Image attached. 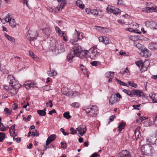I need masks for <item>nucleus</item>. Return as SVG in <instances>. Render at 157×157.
<instances>
[{"mask_svg":"<svg viewBox=\"0 0 157 157\" xmlns=\"http://www.w3.org/2000/svg\"><path fill=\"white\" fill-rule=\"evenodd\" d=\"M32 134L31 135V136L33 137H34L35 136H38L39 135V133L38 131L36 130H35L34 132H32Z\"/></svg>","mask_w":157,"mask_h":157,"instance_id":"a19ab883","label":"nucleus"},{"mask_svg":"<svg viewBox=\"0 0 157 157\" xmlns=\"http://www.w3.org/2000/svg\"><path fill=\"white\" fill-rule=\"evenodd\" d=\"M63 116L64 117L67 119H69L71 117V116L70 115L69 113L68 112L64 113Z\"/></svg>","mask_w":157,"mask_h":157,"instance_id":"e433bc0d","label":"nucleus"},{"mask_svg":"<svg viewBox=\"0 0 157 157\" xmlns=\"http://www.w3.org/2000/svg\"><path fill=\"white\" fill-rule=\"evenodd\" d=\"M56 138V135L55 134L51 135L47 138L46 142V145H48L51 142L53 141Z\"/></svg>","mask_w":157,"mask_h":157,"instance_id":"4468645a","label":"nucleus"},{"mask_svg":"<svg viewBox=\"0 0 157 157\" xmlns=\"http://www.w3.org/2000/svg\"><path fill=\"white\" fill-rule=\"evenodd\" d=\"M37 112L39 114L42 116H44L46 115V112L42 110H38Z\"/></svg>","mask_w":157,"mask_h":157,"instance_id":"72a5a7b5","label":"nucleus"},{"mask_svg":"<svg viewBox=\"0 0 157 157\" xmlns=\"http://www.w3.org/2000/svg\"><path fill=\"white\" fill-rule=\"evenodd\" d=\"M18 105L17 104L14 103L13 105L12 108L14 110H16L17 108Z\"/></svg>","mask_w":157,"mask_h":157,"instance_id":"4d7b16f0","label":"nucleus"},{"mask_svg":"<svg viewBox=\"0 0 157 157\" xmlns=\"http://www.w3.org/2000/svg\"><path fill=\"white\" fill-rule=\"evenodd\" d=\"M136 64L139 67H140V66L142 67V65L143 64V63L140 62V61H137L136 62Z\"/></svg>","mask_w":157,"mask_h":157,"instance_id":"6e6d98bb","label":"nucleus"},{"mask_svg":"<svg viewBox=\"0 0 157 157\" xmlns=\"http://www.w3.org/2000/svg\"><path fill=\"white\" fill-rule=\"evenodd\" d=\"M67 2L66 0H62V2L61 3L60 6H59L61 9H63L65 6Z\"/></svg>","mask_w":157,"mask_h":157,"instance_id":"4c0bfd02","label":"nucleus"},{"mask_svg":"<svg viewBox=\"0 0 157 157\" xmlns=\"http://www.w3.org/2000/svg\"><path fill=\"white\" fill-rule=\"evenodd\" d=\"M99 63V62L97 61H93L91 63V64L93 66H97Z\"/></svg>","mask_w":157,"mask_h":157,"instance_id":"603ef678","label":"nucleus"},{"mask_svg":"<svg viewBox=\"0 0 157 157\" xmlns=\"http://www.w3.org/2000/svg\"><path fill=\"white\" fill-rule=\"evenodd\" d=\"M113 9V10L112 13L114 14H118L121 13V10L117 8H116L114 7V8Z\"/></svg>","mask_w":157,"mask_h":157,"instance_id":"7c9ffc66","label":"nucleus"},{"mask_svg":"<svg viewBox=\"0 0 157 157\" xmlns=\"http://www.w3.org/2000/svg\"><path fill=\"white\" fill-rule=\"evenodd\" d=\"M10 133L11 136H13L15 133V125L14 124L12 125L10 128Z\"/></svg>","mask_w":157,"mask_h":157,"instance_id":"6ab92c4d","label":"nucleus"},{"mask_svg":"<svg viewBox=\"0 0 157 157\" xmlns=\"http://www.w3.org/2000/svg\"><path fill=\"white\" fill-rule=\"evenodd\" d=\"M97 29L98 30V31H101L102 32H104V29H106L107 28L106 27H102L100 26H97Z\"/></svg>","mask_w":157,"mask_h":157,"instance_id":"ea45409f","label":"nucleus"},{"mask_svg":"<svg viewBox=\"0 0 157 157\" xmlns=\"http://www.w3.org/2000/svg\"><path fill=\"white\" fill-rule=\"evenodd\" d=\"M132 92L134 95H136L139 97H145L146 94H144L142 91L139 90H135L132 91Z\"/></svg>","mask_w":157,"mask_h":157,"instance_id":"f8f14e48","label":"nucleus"},{"mask_svg":"<svg viewBox=\"0 0 157 157\" xmlns=\"http://www.w3.org/2000/svg\"><path fill=\"white\" fill-rule=\"evenodd\" d=\"M60 131L62 132L63 134L65 136L68 135L69 134V133L68 132H65L64 129L63 128H61L60 129Z\"/></svg>","mask_w":157,"mask_h":157,"instance_id":"864d4df0","label":"nucleus"},{"mask_svg":"<svg viewBox=\"0 0 157 157\" xmlns=\"http://www.w3.org/2000/svg\"><path fill=\"white\" fill-rule=\"evenodd\" d=\"M3 21H5L7 22H9L10 25L13 28L15 27L16 26V22L14 18L12 17V15L10 13L7 14L6 15V18L3 19L2 21L3 22Z\"/></svg>","mask_w":157,"mask_h":157,"instance_id":"20e7f679","label":"nucleus"},{"mask_svg":"<svg viewBox=\"0 0 157 157\" xmlns=\"http://www.w3.org/2000/svg\"><path fill=\"white\" fill-rule=\"evenodd\" d=\"M5 37H6L9 40H10L12 41H14L15 40V39L12 37L11 36L8 35L7 34H5Z\"/></svg>","mask_w":157,"mask_h":157,"instance_id":"58836bf2","label":"nucleus"},{"mask_svg":"<svg viewBox=\"0 0 157 157\" xmlns=\"http://www.w3.org/2000/svg\"><path fill=\"white\" fill-rule=\"evenodd\" d=\"M76 4L81 9H84V5L81 0H77L76 2Z\"/></svg>","mask_w":157,"mask_h":157,"instance_id":"412c9836","label":"nucleus"},{"mask_svg":"<svg viewBox=\"0 0 157 157\" xmlns=\"http://www.w3.org/2000/svg\"><path fill=\"white\" fill-rule=\"evenodd\" d=\"M141 151L143 154L148 155H151L153 152V147L149 144L144 145L142 147Z\"/></svg>","mask_w":157,"mask_h":157,"instance_id":"7ed1b4c3","label":"nucleus"},{"mask_svg":"<svg viewBox=\"0 0 157 157\" xmlns=\"http://www.w3.org/2000/svg\"><path fill=\"white\" fill-rule=\"evenodd\" d=\"M43 33L48 38L50 35L51 33V30L50 28H46L42 30Z\"/></svg>","mask_w":157,"mask_h":157,"instance_id":"a211bd4d","label":"nucleus"},{"mask_svg":"<svg viewBox=\"0 0 157 157\" xmlns=\"http://www.w3.org/2000/svg\"><path fill=\"white\" fill-rule=\"evenodd\" d=\"M149 49L151 50L156 51L157 50V43L152 42L148 45Z\"/></svg>","mask_w":157,"mask_h":157,"instance_id":"f3484780","label":"nucleus"},{"mask_svg":"<svg viewBox=\"0 0 157 157\" xmlns=\"http://www.w3.org/2000/svg\"><path fill=\"white\" fill-rule=\"evenodd\" d=\"M126 125V123L124 122H121L120 123L118 127V131L119 132H121L122 130L124 128Z\"/></svg>","mask_w":157,"mask_h":157,"instance_id":"4be33fe9","label":"nucleus"},{"mask_svg":"<svg viewBox=\"0 0 157 157\" xmlns=\"http://www.w3.org/2000/svg\"><path fill=\"white\" fill-rule=\"evenodd\" d=\"M91 108H85L84 109V110L85 111V112L86 113L88 114H90V112Z\"/></svg>","mask_w":157,"mask_h":157,"instance_id":"3c124183","label":"nucleus"},{"mask_svg":"<svg viewBox=\"0 0 157 157\" xmlns=\"http://www.w3.org/2000/svg\"><path fill=\"white\" fill-rule=\"evenodd\" d=\"M80 94V93L78 92L75 91L74 92H71V95H70V97H74L77 95H79Z\"/></svg>","mask_w":157,"mask_h":157,"instance_id":"473e14b6","label":"nucleus"},{"mask_svg":"<svg viewBox=\"0 0 157 157\" xmlns=\"http://www.w3.org/2000/svg\"><path fill=\"white\" fill-rule=\"evenodd\" d=\"M48 74H49V75L51 77L56 75L57 74L56 72L55 71L51 72H49V73H48Z\"/></svg>","mask_w":157,"mask_h":157,"instance_id":"09e8293b","label":"nucleus"},{"mask_svg":"<svg viewBox=\"0 0 157 157\" xmlns=\"http://www.w3.org/2000/svg\"><path fill=\"white\" fill-rule=\"evenodd\" d=\"M5 113L7 116H9L12 113V110H9L8 108H6L4 109Z\"/></svg>","mask_w":157,"mask_h":157,"instance_id":"2f4dec72","label":"nucleus"},{"mask_svg":"<svg viewBox=\"0 0 157 157\" xmlns=\"http://www.w3.org/2000/svg\"><path fill=\"white\" fill-rule=\"evenodd\" d=\"M33 144L32 143H29L28 145L27 146V148L29 149H30L32 148Z\"/></svg>","mask_w":157,"mask_h":157,"instance_id":"774afa93","label":"nucleus"},{"mask_svg":"<svg viewBox=\"0 0 157 157\" xmlns=\"http://www.w3.org/2000/svg\"><path fill=\"white\" fill-rule=\"evenodd\" d=\"M5 137V134L2 132H0V142H2Z\"/></svg>","mask_w":157,"mask_h":157,"instance_id":"c9c22d12","label":"nucleus"},{"mask_svg":"<svg viewBox=\"0 0 157 157\" xmlns=\"http://www.w3.org/2000/svg\"><path fill=\"white\" fill-rule=\"evenodd\" d=\"M90 13L95 16H97L99 14L98 11L94 9H92L90 10Z\"/></svg>","mask_w":157,"mask_h":157,"instance_id":"bb28decb","label":"nucleus"},{"mask_svg":"<svg viewBox=\"0 0 157 157\" xmlns=\"http://www.w3.org/2000/svg\"><path fill=\"white\" fill-rule=\"evenodd\" d=\"M141 54L142 55V56L145 58H147L150 57L151 55V53L146 48H144V49L141 48Z\"/></svg>","mask_w":157,"mask_h":157,"instance_id":"9d476101","label":"nucleus"},{"mask_svg":"<svg viewBox=\"0 0 157 157\" xmlns=\"http://www.w3.org/2000/svg\"><path fill=\"white\" fill-rule=\"evenodd\" d=\"M7 81L10 84V88L8 93L11 96L15 95L21 85L16 81L13 75H9L7 77Z\"/></svg>","mask_w":157,"mask_h":157,"instance_id":"f257e3e1","label":"nucleus"},{"mask_svg":"<svg viewBox=\"0 0 157 157\" xmlns=\"http://www.w3.org/2000/svg\"><path fill=\"white\" fill-rule=\"evenodd\" d=\"M70 130L71 131V133L72 135H75L77 132L76 130H75L74 128L72 127L71 128Z\"/></svg>","mask_w":157,"mask_h":157,"instance_id":"49530a36","label":"nucleus"},{"mask_svg":"<svg viewBox=\"0 0 157 157\" xmlns=\"http://www.w3.org/2000/svg\"><path fill=\"white\" fill-rule=\"evenodd\" d=\"M128 84L129 86L135 88H136L137 86V85L136 84L132 83L131 81H128Z\"/></svg>","mask_w":157,"mask_h":157,"instance_id":"37998d69","label":"nucleus"},{"mask_svg":"<svg viewBox=\"0 0 157 157\" xmlns=\"http://www.w3.org/2000/svg\"><path fill=\"white\" fill-rule=\"evenodd\" d=\"M154 24V21H147L145 22L146 26L151 28L152 25Z\"/></svg>","mask_w":157,"mask_h":157,"instance_id":"b1692460","label":"nucleus"},{"mask_svg":"<svg viewBox=\"0 0 157 157\" xmlns=\"http://www.w3.org/2000/svg\"><path fill=\"white\" fill-rule=\"evenodd\" d=\"M117 157H132V155L127 150H123L117 154Z\"/></svg>","mask_w":157,"mask_h":157,"instance_id":"6e6552de","label":"nucleus"},{"mask_svg":"<svg viewBox=\"0 0 157 157\" xmlns=\"http://www.w3.org/2000/svg\"><path fill=\"white\" fill-rule=\"evenodd\" d=\"M76 33L74 34V37L73 39L71 40L70 42L73 45H75L76 43L78 42V39H82L83 38V36L81 35V37H80V34L78 33V32L76 29L75 30Z\"/></svg>","mask_w":157,"mask_h":157,"instance_id":"0eeeda50","label":"nucleus"},{"mask_svg":"<svg viewBox=\"0 0 157 157\" xmlns=\"http://www.w3.org/2000/svg\"><path fill=\"white\" fill-rule=\"evenodd\" d=\"M118 98L116 97L115 95H112L110 97L109 102L110 105H113L118 101Z\"/></svg>","mask_w":157,"mask_h":157,"instance_id":"2eb2a0df","label":"nucleus"},{"mask_svg":"<svg viewBox=\"0 0 157 157\" xmlns=\"http://www.w3.org/2000/svg\"><path fill=\"white\" fill-rule=\"evenodd\" d=\"M147 141L149 142L152 143L154 142L155 139L152 136L150 135L146 139Z\"/></svg>","mask_w":157,"mask_h":157,"instance_id":"a878e982","label":"nucleus"},{"mask_svg":"<svg viewBox=\"0 0 157 157\" xmlns=\"http://www.w3.org/2000/svg\"><path fill=\"white\" fill-rule=\"evenodd\" d=\"M55 29L56 31L58 33L61 32V31L60 30V29L57 26L55 27Z\"/></svg>","mask_w":157,"mask_h":157,"instance_id":"0e129e2a","label":"nucleus"},{"mask_svg":"<svg viewBox=\"0 0 157 157\" xmlns=\"http://www.w3.org/2000/svg\"><path fill=\"white\" fill-rule=\"evenodd\" d=\"M125 30L128 31L130 32H135L136 33H141V32H140V33H139L138 32V31H139L138 30H133V29L131 28H126L125 29Z\"/></svg>","mask_w":157,"mask_h":157,"instance_id":"f704fd0d","label":"nucleus"},{"mask_svg":"<svg viewBox=\"0 0 157 157\" xmlns=\"http://www.w3.org/2000/svg\"><path fill=\"white\" fill-rule=\"evenodd\" d=\"M104 37H103L102 36H100L99 38V40L100 42H103V41L104 39Z\"/></svg>","mask_w":157,"mask_h":157,"instance_id":"e2e57ef3","label":"nucleus"},{"mask_svg":"<svg viewBox=\"0 0 157 157\" xmlns=\"http://www.w3.org/2000/svg\"><path fill=\"white\" fill-rule=\"evenodd\" d=\"M103 43L105 44H109V40L108 38L104 37Z\"/></svg>","mask_w":157,"mask_h":157,"instance_id":"79ce46f5","label":"nucleus"},{"mask_svg":"<svg viewBox=\"0 0 157 157\" xmlns=\"http://www.w3.org/2000/svg\"><path fill=\"white\" fill-rule=\"evenodd\" d=\"M44 89L46 90H48L50 89V86L48 85H45L44 87Z\"/></svg>","mask_w":157,"mask_h":157,"instance_id":"13d9d810","label":"nucleus"},{"mask_svg":"<svg viewBox=\"0 0 157 157\" xmlns=\"http://www.w3.org/2000/svg\"><path fill=\"white\" fill-rule=\"evenodd\" d=\"M154 124L157 127V116L155 117L154 120Z\"/></svg>","mask_w":157,"mask_h":157,"instance_id":"680f3d73","label":"nucleus"},{"mask_svg":"<svg viewBox=\"0 0 157 157\" xmlns=\"http://www.w3.org/2000/svg\"><path fill=\"white\" fill-rule=\"evenodd\" d=\"M140 105H133L132 106L134 109H135L140 110Z\"/></svg>","mask_w":157,"mask_h":157,"instance_id":"de8ad7c7","label":"nucleus"},{"mask_svg":"<svg viewBox=\"0 0 157 157\" xmlns=\"http://www.w3.org/2000/svg\"><path fill=\"white\" fill-rule=\"evenodd\" d=\"M62 93L64 95H67L70 96L71 92L68 91V89L67 88H63L61 90Z\"/></svg>","mask_w":157,"mask_h":157,"instance_id":"aec40b11","label":"nucleus"},{"mask_svg":"<svg viewBox=\"0 0 157 157\" xmlns=\"http://www.w3.org/2000/svg\"><path fill=\"white\" fill-rule=\"evenodd\" d=\"M71 106L74 107L78 108L79 106V105L77 103H74L72 104Z\"/></svg>","mask_w":157,"mask_h":157,"instance_id":"5fc2aeb1","label":"nucleus"},{"mask_svg":"<svg viewBox=\"0 0 157 157\" xmlns=\"http://www.w3.org/2000/svg\"><path fill=\"white\" fill-rule=\"evenodd\" d=\"M140 127H137L134 131V135L132 136V138L134 140H136L139 137L140 131L139 129Z\"/></svg>","mask_w":157,"mask_h":157,"instance_id":"dca6fc26","label":"nucleus"},{"mask_svg":"<svg viewBox=\"0 0 157 157\" xmlns=\"http://www.w3.org/2000/svg\"><path fill=\"white\" fill-rule=\"evenodd\" d=\"M60 144L61 145V147L62 148L65 149L67 147V144L66 143L61 142Z\"/></svg>","mask_w":157,"mask_h":157,"instance_id":"8fccbe9b","label":"nucleus"},{"mask_svg":"<svg viewBox=\"0 0 157 157\" xmlns=\"http://www.w3.org/2000/svg\"><path fill=\"white\" fill-rule=\"evenodd\" d=\"M88 52H89V51L87 50H84L82 52V53L85 56H86L87 55Z\"/></svg>","mask_w":157,"mask_h":157,"instance_id":"338daca9","label":"nucleus"},{"mask_svg":"<svg viewBox=\"0 0 157 157\" xmlns=\"http://www.w3.org/2000/svg\"><path fill=\"white\" fill-rule=\"evenodd\" d=\"M81 48L80 46L78 44H76L73 47L72 50L68 54L67 59L69 62H71L72 59L76 56L78 57L81 53Z\"/></svg>","mask_w":157,"mask_h":157,"instance_id":"f03ea898","label":"nucleus"},{"mask_svg":"<svg viewBox=\"0 0 157 157\" xmlns=\"http://www.w3.org/2000/svg\"><path fill=\"white\" fill-rule=\"evenodd\" d=\"M9 126H7V127H5L3 125V123L1 122H0V130L1 131H4L8 129Z\"/></svg>","mask_w":157,"mask_h":157,"instance_id":"5701e85b","label":"nucleus"},{"mask_svg":"<svg viewBox=\"0 0 157 157\" xmlns=\"http://www.w3.org/2000/svg\"><path fill=\"white\" fill-rule=\"evenodd\" d=\"M98 113V108L96 106H93L91 108L89 115L91 117H95Z\"/></svg>","mask_w":157,"mask_h":157,"instance_id":"1a4fd4ad","label":"nucleus"},{"mask_svg":"<svg viewBox=\"0 0 157 157\" xmlns=\"http://www.w3.org/2000/svg\"><path fill=\"white\" fill-rule=\"evenodd\" d=\"M54 46L53 48H51V49L52 52H56V50H57L58 53H63L65 51V49L64 48V44L62 43H60L59 44H56L55 42Z\"/></svg>","mask_w":157,"mask_h":157,"instance_id":"39448f33","label":"nucleus"},{"mask_svg":"<svg viewBox=\"0 0 157 157\" xmlns=\"http://www.w3.org/2000/svg\"><path fill=\"white\" fill-rule=\"evenodd\" d=\"M148 7L142 8V10L143 12H144L149 13L148 10Z\"/></svg>","mask_w":157,"mask_h":157,"instance_id":"bf43d9fd","label":"nucleus"},{"mask_svg":"<svg viewBox=\"0 0 157 157\" xmlns=\"http://www.w3.org/2000/svg\"><path fill=\"white\" fill-rule=\"evenodd\" d=\"M145 63H146L145 62H144L143 63L142 65L141 68V71L142 72L144 71H146L147 69V68L148 67V65H145Z\"/></svg>","mask_w":157,"mask_h":157,"instance_id":"c85d7f7f","label":"nucleus"},{"mask_svg":"<svg viewBox=\"0 0 157 157\" xmlns=\"http://www.w3.org/2000/svg\"><path fill=\"white\" fill-rule=\"evenodd\" d=\"M114 8V6H108L107 8L106 9L107 12L109 13H112L113 12Z\"/></svg>","mask_w":157,"mask_h":157,"instance_id":"c756f323","label":"nucleus"},{"mask_svg":"<svg viewBox=\"0 0 157 157\" xmlns=\"http://www.w3.org/2000/svg\"><path fill=\"white\" fill-rule=\"evenodd\" d=\"M29 56L32 57L33 59H35L36 57V56L34 54L32 51H29Z\"/></svg>","mask_w":157,"mask_h":157,"instance_id":"c03bdc74","label":"nucleus"},{"mask_svg":"<svg viewBox=\"0 0 157 157\" xmlns=\"http://www.w3.org/2000/svg\"><path fill=\"white\" fill-rule=\"evenodd\" d=\"M114 72H107L105 74V77L107 78H109V76L113 77L114 75Z\"/></svg>","mask_w":157,"mask_h":157,"instance_id":"cd10ccee","label":"nucleus"},{"mask_svg":"<svg viewBox=\"0 0 157 157\" xmlns=\"http://www.w3.org/2000/svg\"><path fill=\"white\" fill-rule=\"evenodd\" d=\"M148 10L149 13H152L154 11L155 12H157V7L152 6L151 7H148Z\"/></svg>","mask_w":157,"mask_h":157,"instance_id":"393cba45","label":"nucleus"},{"mask_svg":"<svg viewBox=\"0 0 157 157\" xmlns=\"http://www.w3.org/2000/svg\"><path fill=\"white\" fill-rule=\"evenodd\" d=\"M152 29H157V23L154 22V24L152 25V26L151 27Z\"/></svg>","mask_w":157,"mask_h":157,"instance_id":"052dcab7","label":"nucleus"},{"mask_svg":"<svg viewBox=\"0 0 157 157\" xmlns=\"http://www.w3.org/2000/svg\"><path fill=\"white\" fill-rule=\"evenodd\" d=\"M77 130L79 132V134L81 136H83L86 132V127H83V125L79 126L76 128Z\"/></svg>","mask_w":157,"mask_h":157,"instance_id":"9b49d317","label":"nucleus"},{"mask_svg":"<svg viewBox=\"0 0 157 157\" xmlns=\"http://www.w3.org/2000/svg\"><path fill=\"white\" fill-rule=\"evenodd\" d=\"M13 136V139L14 140H15L17 143H19L21 140V138L20 137L15 138L16 135L14 136Z\"/></svg>","mask_w":157,"mask_h":157,"instance_id":"a18cd8bd","label":"nucleus"},{"mask_svg":"<svg viewBox=\"0 0 157 157\" xmlns=\"http://www.w3.org/2000/svg\"><path fill=\"white\" fill-rule=\"evenodd\" d=\"M37 36V33L36 31H32L29 30L26 33V37L30 41L36 40Z\"/></svg>","mask_w":157,"mask_h":157,"instance_id":"423d86ee","label":"nucleus"},{"mask_svg":"<svg viewBox=\"0 0 157 157\" xmlns=\"http://www.w3.org/2000/svg\"><path fill=\"white\" fill-rule=\"evenodd\" d=\"M99 56V53L97 52L96 49L94 48L93 50L91 51L90 56L94 59H95Z\"/></svg>","mask_w":157,"mask_h":157,"instance_id":"ddd939ff","label":"nucleus"},{"mask_svg":"<svg viewBox=\"0 0 157 157\" xmlns=\"http://www.w3.org/2000/svg\"><path fill=\"white\" fill-rule=\"evenodd\" d=\"M115 117V116L114 115H112L110 117L109 119L110 122L112 121H113L114 118Z\"/></svg>","mask_w":157,"mask_h":157,"instance_id":"69168bd1","label":"nucleus"}]
</instances>
